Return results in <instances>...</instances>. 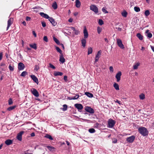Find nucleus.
<instances>
[{
	"instance_id": "nucleus-1",
	"label": "nucleus",
	"mask_w": 154,
	"mask_h": 154,
	"mask_svg": "<svg viewBox=\"0 0 154 154\" xmlns=\"http://www.w3.org/2000/svg\"><path fill=\"white\" fill-rule=\"evenodd\" d=\"M138 131L139 133L143 136L148 135L149 133L147 129L144 127H141L139 128Z\"/></svg>"
},
{
	"instance_id": "nucleus-2",
	"label": "nucleus",
	"mask_w": 154,
	"mask_h": 154,
	"mask_svg": "<svg viewBox=\"0 0 154 154\" xmlns=\"http://www.w3.org/2000/svg\"><path fill=\"white\" fill-rule=\"evenodd\" d=\"M116 122V121L114 120L111 119H109L108 121L107 127L112 128L114 126Z\"/></svg>"
},
{
	"instance_id": "nucleus-3",
	"label": "nucleus",
	"mask_w": 154,
	"mask_h": 154,
	"mask_svg": "<svg viewBox=\"0 0 154 154\" xmlns=\"http://www.w3.org/2000/svg\"><path fill=\"white\" fill-rule=\"evenodd\" d=\"M91 10L93 11L95 14H97L98 12V9L95 5H93L90 6Z\"/></svg>"
},
{
	"instance_id": "nucleus-4",
	"label": "nucleus",
	"mask_w": 154,
	"mask_h": 154,
	"mask_svg": "<svg viewBox=\"0 0 154 154\" xmlns=\"http://www.w3.org/2000/svg\"><path fill=\"white\" fill-rule=\"evenodd\" d=\"M85 109L87 112H88L90 113L93 114L94 112V109L90 107L86 106L85 108Z\"/></svg>"
},
{
	"instance_id": "nucleus-5",
	"label": "nucleus",
	"mask_w": 154,
	"mask_h": 154,
	"mask_svg": "<svg viewBox=\"0 0 154 154\" xmlns=\"http://www.w3.org/2000/svg\"><path fill=\"white\" fill-rule=\"evenodd\" d=\"M135 137L134 135H132L130 137H128L126 138V140L129 143H131L134 140Z\"/></svg>"
},
{
	"instance_id": "nucleus-6",
	"label": "nucleus",
	"mask_w": 154,
	"mask_h": 154,
	"mask_svg": "<svg viewBox=\"0 0 154 154\" xmlns=\"http://www.w3.org/2000/svg\"><path fill=\"white\" fill-rule=\"evenodd\" d=\"M117 43L118 46L122 49H124L125 47L124 45L122 44V40L118 39L117 40Z\"/></svg>"
},
{
	"instance_id": "nucleus-7",
	"label": "nucleus",
	"mask_w": 154,
	"mask_h": 154,
	"mask_svg": "<svg viewBox=\"0 0 154 154\" xmlns=\"http://www.w3.org/2000/svg\"><path fill=\"white\" fill-rule=\"evenodd\" d=\"M31 91L32 94L36 97H38L39 94L35 88H32L31 89Z\"/></svg>"
},
{
	"instance_id": "nucleus-8",
	"label": "nucleus",
	"mask_w": 154,
	"mask_h": 154,
	"mask_svg": "<svg viewBox=\"0 0 154 154\" xmlns=\"http://www.w3.org/2000/svg\"><path fill=\"white\" fill-rule=\"evenodd\" d=\"M24 133V131H22L18 134L17 136V138L19 140L21 141L22 140V135Z\"/></svg>"
},
{
	"instance_id": "nucleus-9",
	"label": "nucleus",
	"mask_w": 154,
	"mask_h": 154,
	"mask_svg": "<svg viewBox=\"0 0 154 154\" xmlns=\"http://www.w3.org/2000/svg\"><path fill=\"white\" fill-rule=\"evenodd\" d=\"M48 20L54 26H55L57 24V22L55 21V20L52 17H50Z\"/></svg>"
},
{
	"instance_id": "nucleus-10",
	"label": "nucleus",
	"mask_w": 154,
	"mask_h": 154,
	"mask_svg": "<svg viewBox=\"0 0 154 154\" xmlns=\"http://www.w3.org/2000/svg\"><path fill=\"white\" fill-rule=\"evenodd\" d=\"M75 106L79 110V111H80V110H81L83 109V106L80 103H76L75 104Z\"/></svg>"
},
{
	"instance_id": "nucleus-11",
	"label": "nucleus",
	"mask_w": 154,
	"mask_h": 154,
	"mask_svg": "<svg viewBox=\"0 0 154 154\" xmlns=\"http://www.w3.org/2000/svg\"><path fill=\"white\" fill-rule=\"evenodd\" d=\"M13 18H10L8 21V26L7 27L6 30H7L11 25L13 23Z\"/></svg>"
},
{
	"instance_id": "nucleus-12",
	"label": "nucleus",
	"mask_w": 154,
	"mask_h": 154,
	"mask_svg": "<svg viewBox=\"0 0 154 154\" xmlns=\"http://www.w3.org/2000/svg\"><path fill=\"white\" fill-rule=\"evenodd\" d=\"M83 33L84 35V38H88V31L86 29L85 26L83 30Z\"/></svg>"
},
{
	"instance_id": "nucleus-13",
	"label": "nucleus",
	"mask_w": 154,
	"mask_h": 154,
	"mask_svg": "<svg viewBox=\"0 0 154 154\" xmlns=\"http://www.w3.org/2000/svg\"><path fill=\"white\" fill-rule=\"evenodd\" d=\"M122 75V73L121 72H118L116 75V78L117 79V82H119L121 79V76Z\"/></svg>"
},
{
	"instance_id": "nucleus-14",
	"label": "nucleus",
	"mask_w": 154,
	"mask_h": 154,
	"mask_svg": "<svg viewBox=\"0 0 154 154\" xmlns=\"http://www.w3.org/2000/svg\"><path fill=\"white\" fill-rule=\"evenodd\" d=\"M30 76L33 80L37 84H38V81L37 77L34 75H31Z\"/></svg>"
},
{
	"instance_id": "nucleus-15",
	"label": "nucleus",
	"mask_w": 154,
	"mask_h": 154,
	"mask_svg": "<svg viewBox=\"0 0 154 154\" xmlns=\"http://www.w3.org/2000/svg\"><path fill=\"white\" fill-rule=\"evenodd\" d=\"M24 68V64L21 62L19 63L18 64V69L19 70H23Z\"/></svg>"
},
{
	"instance_id": "nucleus-16",
	"label": "nucleus",
	"mask_w": 154,
	"mask_h": 154,
	"mask_svg": "<svg viewBox=\"0 0 154 154\" xmlns=\"http://www.w3.org/2000/svg\"><path fill=\"white\" fill-rule=\"evenodd\" d=\"M40 14L42 17L46 19H48L49 17H50L48 14H45L43 12H40Z\"/></svg>"
},
{
	"instance_id": "nucleus-17",
	"label": "nucleus",
	"mask_w": 154,
	"mask_h": 154,
	"mask_svg": "<svg viewBox=\"0 0 154 154\" xmlns=\"http://www.w3.org/2000/svg\"><path fill=\"white\" fill-rule=\"evenodd\" d=\"M149 30L148 29H147L146 31V36L147 37L149 38H151L152 36V34L151 32H149Z\"/></svg>"
},
{
	"instance_id": "nucleus-18",
	"label": "nucleus",
	"mask_w": 154,
	"mask_h": 154,
	"mask_svg": "<svg viewBox=\"0 0 154 154\" xmlns=\"http://www.w3.org/2000/svg\"><path fill=\"white\" fill-rule=\"evenodd\" d=\"M65 59L64 58L63 55L61 54L60 55L59 61L62 63H63L65 62Z\"/></svg>"
},
{
	"instance_id": "nucleus-19",
	"label": "nucleus",
	"mask_w": 154,
	"mask_h": 154,
	"mask_svg": "<svg viewBox=\"0 0 154 154\" xmlns=\"http://www.w3.org/2000/svg\"><path fill=\"white\" fill-rule=\"evenodd\" d=\"M13 143V141L11 140L8 139L6 140L5 141V143L7 145H10L12 144Z\"/></svg>"
},
{
	"instance_id": "nucleus-20",
	"label": "nucleus",
	"mask_w": 154,
	"mask_h": 154,
	"mask_svg": "<svg viewBox=\"0 0 154 154\" xmlns=\"http://www.w3.org/2000/svg\"><path fill=\"white\" fill-rule=\"evenodd\" d=\"M86 40L85 38H83L81 40V43L82 44V46L83 47H85L86 44Z\"/></svg>"
},
{
	"instance_id": "nucleus-21",
	"label": "nucleus",
	"mask_w": 154,
	"mask_h": 154,
	"mask_svg": "<svg viewBox=\"0 0 154 154\" xmlns=\"http://www.w3.org/2000/svg\"><path fill=\"white\" fill-rule=\"evenodd\" d=\"M75 6L79 8L80 7L81 3L79 0H75Z\"/></svg>"
},
{
	"instance_id": "nucleus-22",
	"label": "nucleus",
	"mask_w": 154,
	"mask_h": 154,
	"mask_svg": "<svg viewBox=\"0 0 154 154\" xmlns=\"http://www.w3.org/2000/svg\"><path fill=\"white\" fill-rule=\"evenodd\" d=\"M85 94L89 97L91 98L93 97V95L92 93H90L89 92H86L85 93Z\"/></svg>"
},
{
	"instance_id": "nucleus-23",
	"label": "nucleus",
	"mask_w": 154,
	"mask_h": 154,
	"mask_svg": "<svg viewBox=\"0 0 154 154\" xmlns=\"http://www.w3.org/2000/svg\"><path fill=\"white\" fill-rule=\"evenodd\" d=\"M63 73L62 72H55L54 73V75L55 76H57L58 75L61 76L63 75Z\"/></svg>"
},
{
	"instance_id": "nucleus-24",
	"label": "nucleus",
	"mask_w": 154,
	"mask_h": 154,
	"mask_svg": "<svg viewBox=\"0 0 154 154\" xmlns=\"http://www.w3.org/2000/svg\"><path fill=\"white\" fill-rule=\"evenodd\" d=\"M113 86L115 88V89L116 90H119V85L118 84H117L116 83H115L113 84Z\"/></svg>"
},
{
	"instance_id": "nucleus-25",
	"label": "nucleus",
	"mask_w": 154,
	"mask_h": 154,
	"mask_svg": "<svg viewBox=\"0 0 154 154\" xmlns=\"http://www.w3.org/2000/svg\"><path fill=\"white\" fill-rule=\"evenodd\" d=\"M137 36L140 40L143 39V36L140 33H138L137 34Z\"/></svg>"
},
{
	"instance_id": "nucleus-26",
	"label": "nucleus",
	"mask_w": 154,
	"mask_h": 154,
	"mask_svg": "<svg viewBox=\"0 0 154 154\" xmlns=\"http://www.w3.org/2000/svg\"><path fill=\"white\" fill-rule=\"evenodd\" d=\"M47 147L50 151H53L55 149L54 147L52 146H47Z\"/></svg>"
},
{
	"instance_id": "nucleus-27",
	"label": "nucleus",
	"mask_w": 154,
	"mask_h": 154,
	"mask_svg": "<svg viewBox=\"0 0 154 154\" xmlns=\"http://www.w3.org/2000/svg\"><path fill=\"white\" fill-rule=\"evenodd\" d=\"M140 65V63H135L133 66V68L134 69H136L138 68V66Z\"/></svg>"
},
{
	"instance_id": "nucleus-28",
	"label": "nucleus",
	"mask_w": 154,
	"mask_h": 154,
	"mask_svg": "<svg viewBox=\"0 0 154 154\" xmlns=\"http://www.w3.org/2000/svg\"><path fill=\"white\" fill-rule=\"evenodd\" d=\"M29 46L31 48H33L35 50L37 48L36 44L35 43H34L33 45L30 44L29 45Z\"/></svg>"
},
{
	"instance_id": "nucleus-29",
	"label": "nucleus",
	"mask_w": 154,
	"mask_h": 154,
	"mask_svg": "<svg viewBox=\"0 0 154 154\" xmlns=\"http://www.w3.org/2000/svg\"><path fill=\"white\" fill-rule=\"evenodd\" d=\"M45 137H46L49 139L52 140H53V138L51 136L48 134H46L45 136Z\"/></svg>"
},
{
	"instance_id": "nucleus-30",
	"label": "nucleus",
	"mask_w": 154,
	"mask_h": 154,
	"mask_svg": "<svg viewBox=\"0 0 154 154\" xmlns=\"http://www.w3.org/2000/svg\"><path fill=\"white\" fill-rule=\"evenodd\" d=\"M56 49L57 50V51L60 54V55L63 54L62 51L61 50L60 48L59 47H56Z\"/></svg>"
},
{
	"instance_id": "nucleus-31",
	"label": "nucleus",
	"mask_w": 154,
	"mask_h": 154,
	"mask_svg": "<svg viewBox=\"0 0 154 154\" xmlns=\"http://www.w3.org/2000/svg\"><path fill=\"white\" fill-rule=\"evenodd\" d=\"M52 7L54 10L57 9V3L56 2H55L53 3L52 5Z\"/></svg>"
},
{
	"instance_id": "nucleus-32",
	"label": "nucleus",
	"mask_w": 154,
	"mask_h": 154,
	"mask_svg": "<svg viewBox=\"0 0 154 154\" xmlns=\"http://www.w3.org/2000/svg\"><path fill=\"white\" fill-rule=\"evenodd\" d=\"M92 48L90 47L88 48V54H90L92 53Z\"/></svg>"
},
{
	"instance_id": "nucleus-33",
	"label": "nucleus",
	"mask_w": 154,
	"mask_h": 154,
	"mask_svg": "<svg viewBox=\"0 0 154 154\" xmlns=\"http://www.w3.org/2000/svg\"><path fill=\"white\" fill-rule=\"evenodd\" d=\"M139 97L140 99L142 100H143L145 98V95L144 94L142 93L139 95Z\"/></svg>"
},
{
	"instance_id": "nucleus-34",
	"label": "nucleus",
	"mask_w": 154,
	"mask_h": 154,
	"mask_svg": "<svg viewBox=\"0 0 154 154\" xmlns=\"http://www.w3.org/2000/svg\"><path fill=\"white\" fill-rule=\"evenodd\" d=\"M15 107L16 106H10L7 109V110H8L9 111H11V110H12L14 109L15 108Z\"/></svg>"
},
{
	"instance_id": "nucleus-35",
	"label": "nucleus",
	"mask_w": 154,
	"mask_h": 154,
	"mask_svg": "<svg viewBox=\"0 0 154 154\" xmlns=\"http://www.w3.org/2000/svg\"><path fill=\"white\" fill-rule=\"evenodd\" d=\"M144 14L146 17L148 16L150 14L149 11L148 10H146Z\"/></svg>"
},
{
	"instance_id": "nucleus-36",
	"label": "nucleus",
	"mask_w": 154,
	"mask_h": 154,
	"mask_svg": "<svg viewBox=\"0 0 154 154\" xmlns=\"http://www.w3.org/2000/svg\"><path fill=\"white\" fill-rule=\"evenodd\" d=\"M27 74V72L26 71H23L21 74L20 76L22 77H25Z\"/></svg>"
},
{
	"instance_id": "nucleus-37",
	"label": "nucleus",
	"mask_w": 154,
	"mask_h": 154,
	"mask_svg": "<svg viewBox=\"0 0 154 154\" xmlns=\"http://www.w3.org/2000/svg\"><path fill=\"white\" fill-rule=\"evenodd\" d=\"M53 40L54 41V42L58 45H59L60 42L55 37H54L53 38Z\"/></svg>"
},
{
	"instance_id": "nucleus-38",
	"label": "nucleus",
	"mask_w": 154,
	"mask_h": 154,
	"mask_svg": "<svg viewBox=\"0 0 154 154\" xmlns=\"http://www.w3.org/2000/svg\"><path fill=\"white\" fill-rule=\"evenodd\" d=\"M134 11L136 12H139L140 11V8L137 7H135L134 8Z\"/></svg>"
},
{
	"instance_id": "nucleus-39",
	"label": "nucleus",
	"mask_w": 154,
	"mask_h": 154,
	"mask_svg": "<svg viewBox=\"0 0 154 154\" xmlns=\"http://www.w3.org/2000/svg\"><path fill=\"white\" fill-rule=\"evenodd\" d=\"M88 131L90 133H93L95 132V130L93 128L89 129L88 130Z\"/></svg>"
},
{
	"instance_id": "nucleus-40",
	"label": "nucleus",
	"mask_w": 154,
	"mask_h": 154,
	"mask_svg": "<svg viewBox=\"0 0 154 154\" xmlns=\"http://www.w3.org/2000/svg\"><path fill=\"white\" fill-rule=\"evenodd\" d=\"M98 23L100 25H102L103 24V22L102 19H99Z\"/></svg>"
},
{
	"instance_id": "nucleus-41",
	"label": "nucleus",
	"mask_w": 154,
	"mask_h": 154,
	"mask_svg": "<svg viewBox=\"0 0 154 154\" xmlns=\"http://www.w3.org/2000/svg\"><path fill=\"white\" fill-rule=\"evenodd\" d=\"M63 111H66L67 109V106L66 104H64L63 105Z\"/></svg>"
},
{
	"instance_id": "nucleus-42",
	"label": "nucleus",
	"mask_w": 154,
	"mask_h": 154,
	"mask_svg": "<svg viewBox=\"0 0 154 154\" xmlns=\"http://www.w3.org/2000/svg\"><path fill=\"white\" fill-rule=\"evenodd\" d=\"M122 15L124 17H126L127 14V13L126 11L123 12L122 13Z\"/></svg>"
},
{
	"instance_id": "nucleus-43",
	"label": "nucleus",
	"mask_w": 154,
	"mask_h": 154,
	"mask_svg": "<svg viewBox=\"0 0 154 154\" xmlns=\"http://www.w3.org/2000/svg\"><path fill=\"white\" fill-rule=\"evenodd\" d=\"M102 31V28L98 26L97 28V31L98 34H100Z\"/></svg>"
},
{
	"instance_id": "nucleus-44",
	"label": "nucleus",
	"mask_w": 154,
	"mask_h": 154,
	"mask_svg": "<svg viewBox=\"0 0 154 154\" xmlns=\"http://www.w3.org/2000/svg\"><path fill=\"white\" fill-rule=\"evenodd\" d=\"M102 11L105 14L108 13V11L106 9L105 7H103L102 9Z\"/></svg>"
},
{
	"instance_id": "nucleus-45",
	"label": "nucleus",
	"mask_w": 154,
	"mask_h": 154,
	"mask_svg": "<svg viewBox=\"0 0 154 154\" xmlns=\"http://www.w3.org/2000/svg\"><path fill=\"white\" fill-rule=\"evenodd\" d=\"M39 69L38 65H36L35 66L34 70L37 71Z\"/></svg>"
},
{
	"instance_id": "nucleus-46",
	"label": "nucleus",
	"mask_w": 154,
	"mask_h": 154,
	"mask_svg": "<svg viewBox=\"0 0 154 154\" xmlns=\"http://www.w3.org/2000/svg\"><path fill=\"white\" fill-rule=\"evenodd\" d=\"M79 95L78 94H75V96L74 97H73V100L77 99L79 98Z\"/></svg>"
},
{
	"instance_id": "nucleus-47",
	"label": "nucleus",
	"mask_w": 154,
	"mask_h": 154,
	"mask_svg": "<svg viewBox=\"0 0 154 154\" xmlns=\"http://www.w3.org/2000/svg\"><path fill=\"white\" fill-rule=\"evenodd\" d=\"M43 40L44 41L48 42V40L47 37V36H44L43 37Z\"/></svg>"
},
{
	"instance_id": "nucleus-48",
	"label": "nucleus",
	"mask_w": 154,
	"mask_h": 154,
	"mask_svg": "<svg viewBox=\"0 0 154 154\" xmlns=\"http://www.w3.org/2000/svg\"><path fill=\"white\" fill-rule=\"evenodd\" d=\"M13 103V101L11 98H10L8 100V104L9 105H11Z\"/></svg>"
},
{
	"instance_id": "nucleus-49",
	"label": "nucleus",
	"mask_w": 154,
	"mask_h": 154,
	"mask_svg": "<svg viewBox=\"0 0 154 154\" xmlns=\"http://www.w3.org/2000/svg\"><path fill=\"white\" fill-rule=\"evenodd\" d=\"M101 51H99L98 52L97 54L96 55V56H97V57H100V56L101 55Z\"/></svg>"
},
{
	"instance_id": "nucleus-50",
	"label": "nucleus",
	"mask_w": 154,
	"mask_h": 154,
	"mask_svg": "<svg viewBox=\"0 0 154 154\" xmlns=\"http://www.w3.org/2000/svg\"><path fill=\"white\" fill-rule=\"evenodd\" d=\"M49 65L50 67L51 68H52L53 69H54L55 68V67L52 64H51L49 63Z\"/></svg>"
},
{
	"instance_id": "nucleus-51",
	"label": "nucleus",
	"mask_w": 154,
	"mask_h": 154,
	"mask_svg": "<svg viewBox=\"0 0 154 154\" xmlns=\"http://www.w3.org/2000/svg\"><path fill=\"white\" fill-rule=\"evenodd\" d=\"M42 26L44 27H45L46 26V23L45 22H44V21L42 22Z\"/></svg>"
},
{
	"instance_id": "nucleus-52",
	"label": "nucleus",
	"mask_w": 154,
	"mask_h": 154,
	"mask_svg": "<svg viewBox=\"0 0 154 154\" xmlns=\"http://www.w3.org/2000/svg\"><path fill=\"white\" fill-rule=\"evenodd\" d=\"M99 57H97V56H95V61L94 62V63H96L97 61H98L99 59Z\"/></svg>"
},
{
	"instance_id": "nucleus-53",
	"label": "nucleus",
	"mask_w": 154,
	"mask_h": 154,
	"mask_svg": "<svg viewBox=\"0 0 154 154\" xmlns=\"http://www.w3.org/2000/svg\"><path fill=\"white\" fill-rule=\"evenodd\" d=\"M74 31L75 32V34L76 35H78L79 33V32L78 30L75 29Z\"/></svg>"
},
{
	"instance_id": "nucleus-54",
	"label": "nucleus",
	"mask_w": 154,
	"mask_h": 154,
	"mask_svg": "<svg viewBox=\"0 0 154 154\" xmlns=\"http://www.w3.org/2000/svg\"><path fill=\"white\" fill-rule=\"evenodd\" d=\"M117 140L116 138H113L112 139V143H116L117 142Z\"/></svg>"
},
{
	"instance_id": "nucleus-55",
	"label": "nucleus",
	"mask_w": 154,
	"mask_h": 154,
	"mask_svg": "<svg viewBox=\"0 0 154 154\" xmlns=\"http://www.w3.org/2000/svg\"><path fill=\"white\" fill-rule=\"evenodd\" d=\"M9 69H10V70L13 71L14 70V67L12 66H11V65H9V66L8 67Z\"/></svg>"
},
{
	"instance_id": "nucleus-56",
	"label": "nucleus",
	"mask_w": 154,
	"mask_h": 154,
	"mask_svg": "<svg viewBox=\"0 0 154 154\" xmlns=\"http://www.w3.org/2000/svg\"><path fill=\"white\" fill-rule=\"evenodd\" d=\"M5 66V64L3 63H1L0 64V68L2 67H4Z\"/></svg>"
},
{
	"instance_id": "nucleus-57",
	"label": "nucleus",
	"mask_w": 154,
	"mask_h": 154,
	"mask_svg": "<svg viewBox=\"0 0 154 154\" xmlns=\"http://www.w3.org/2000/svg\"><path fill=\"white\" fill-rule=\"evenodd\" d=\"M109 69L110 71L111 72H113V71H114L113 69L112 66H110L109 68Z\"/></svg>"
},
{
	"instance_id": "nucleus-58",
	"label": "nucleus",
	"mask_w": 154,
	"mask_h": 154,
	"mask_svg": "<svg viewBox=\"0 0 154 154\" xmlns=\"http://www.w3.org/2000/svg\"><path fill=\"white\" fill-rule=\"evenodd\" d=\"M32 34L35 37H36L37 36V35L36 33L34 31H33L32 32Z\"/></svg>"
},
{
	"instance_id": "nucleus-59",
	"label": "nucleus",
	"mask_w": 154,
	"mask_h": 154,
	"mask_svg": "<svg viewBox=\"0 0 154 154\" xmlns=\"http://www.w3.org/2000/svg\"><path fill=\"white\" fill-rule=\"evenodd\" d=\"M3 54L2 53H0V60H1L2 58Z\"/></svg>"
},
{
	"instance_id": "nucleus-60",
	"label": "nucleus",
	"mask_w": 154,
	"mask_h": 154,
	"mask_svg": "<svg viewBox=\"0 0 154 154\" xmlns=\"http://www.w3.org/2000/svg\"><path fill=\"white\" fill-rule=\"evenodd\" d=\"M99 125V123H97L94 125V127L95 128H98V127Z\"/></svg>"
},
{
	"instance_id": "nucleus-61",
	"label": "nucleus",
	"mask_w": 154,
	"mask_h": 154,
	"mask_svg": "<svg viewBox=\"0 0 154 154\" xmlns=\"http://www.w3.org/2000/svg\"><path fill=\"white\" fill-rule=\"evenodd\" d=\"M63 79L65 82H67V76H64L63 77Z\"/></svg>"
},
{
	"instance_id": "nucleus-62",
	"label": "nucleus",
	"mask_w": 154,
	"mask_h": 154,
	"mask_svg": "<svg viewBox=\"0 0 154 154\" xmlns=\"http://www.w3.org/2000/svg\"><path fill=\"white\" fill-rule=\"evenodd\" d=\"M116 28L119 31H121L122 30V29L119 27H116Z\"/></svg>"
},
{
	"instance_id": "nucleus-63",
	"label": "nucleus",
	"mask_w": 154,
	"mask_h": 154,
	"mask_svg": "<svg viewBox=\"0 0 154 154\" xmlns=\"http://www.w3.org/2000/svg\"><path fill=\"white\" fill-rule=\"evenodd\" d=\"M31 18L30 17H26V20L27 21H29L30 20Z\"/></svg>"
},
{
	"instance_id": "nucleus-64",
	"label": "nucleus",
	"mask_w": 154,
	"mask_h": 154,
	"mask_svg": "<svg viewBox=\"0 0 154 154\" xmlns=\"http://www.w3.org/2000/svg\"><path fill=\"white\" fill-rule=\"evenodd\" d=\"M73 19L72 18H70L69 19V20H68V21L69 22H70V23H71L73 21Z\"/></svg>"
}]
</instances>
